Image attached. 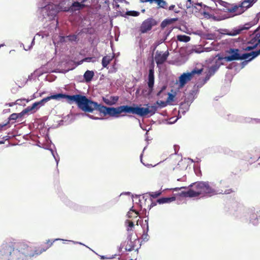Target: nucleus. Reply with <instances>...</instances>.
<instances>
[{
  "label": "nucleus",
  "instance_id": "1",
  "mask_svg": "<svg viewBox=\"0 0 260 260\" xmlns=\"http://www.w3.org/2000/svg\"><path fill=\"white\" fill-rule=\"evenodd\" d=\"M53 97L54 100L59 98L66 99L70 104L75 103L77 104L78 107L84 112H92L95 110L103 114L104 116L110 115L111 107L99 104L95 102L89 100L85 95L81 94L70 95L63 93H58L53 95Z\"/></svg>",
  "mask_w": 260,
  "mask_h": 260
},
{
  "label": "nucleus",
  "instance_id": "2",
  "mask_svg": "<svg viewBox=\"0 0 260 260\" xmlns=\"http://www.w3.org/2000/svg\"><path fill=\"white\" fill-rule=\"evenodd\" d=\"M21 244H27L24 242L3 243L0 247V255L10 260H28L29 256H25L27 248L21 247Z\"/></svg>",
  "mask_w": 260,
  "mask_h": 260
},
{
  "label": "nucleus",
  "instance_id": "3",
  "mask_svg": "<svg viewBox=\"0 0 260 260\" xmlns=\"http://www.w3.org/2000/svg\"><path fill=\"white\" fill-rule=\"evenodd\" d=\"M157 108L155 106L143 108L138 106L135 107L128 105H122L116 108L111 107L109 116L117 118L120 116H124L126 114H133L143 117L148 114H150L151 115H153L157 111Z\"/></svg>",
  "mask_w": 260,
  "mask_h": 260
},
{
  "label": "nucleus",
  "instance_id": "4",
  "mask_svg": "<svg viewBox=\"0 0 260 260\" xmlns=\"http://www.w3.org/2000/svg\"><path fill=\"white\" fill-rule=\"evenodd\" d=\"M190 188L182 194L185 197H210L217 194L216 189L208 182H196L189 185Z\"/></svg>",
  "mask_w": 260,
  "mask_h": 260
},
{
  "label": "nucleus",
  "instance_id": "5",
  "mask_svg": "<svg viewBox=\"0 0 260 260\" xmlns=\"http://www.w3.org/2000/svg\"><path fill=\"white\" fill-rule=\"evenodd\" d=\"M58 240V239H54L53 240H48L45 243V245H42L41 247H32L31 246L28 245L27 244H20V245L22 247L27 248V253L26 255L25 256H29V258L30 259L34 256L40 255L43 252L46 251L53 245V243L55 241Z\"/></svg>",
  "mask_w": 260,
  "mask_h": 260
},
{
  "label": "nucleus",
  "instance_id": "6",
  "mask_svg": "<svg viewBox=\"0 0 260 260\" xmlns=\"http://www.w3.org/2000/svg\"><path fill=\"white\" fill-rule=\"evenodd\" d=\"M203 68L200 69L195 68L190 72L182 74L179 77L180 86L181 87H183L187 82L190 81L192 79L193 76L195 74L200 75L203 72Z\"/></svg>",
  "mask_w": 260,
  "mask_h": 260
},
{
  "label": "nucleus",
  "instance_id": "7",
  "mask_svg": "<svg viewBox=\"0 0 260 260\" xmlns=\"http://www.w3.org/2000/svg\"><path fill=\"white\" fill-rule=\"evenodd\" d=\"M158 21L152 17L148 18L144 20L140 26L139 31L141 34H145L150 31L152 27L158 24Z\"/></svg>",
  "mask_w": 260,
  "mask_h": 260
},
{
  "label": "nucleus",
  "instance_id": "8",
  "mask_svg": "<svg viewBox=\"0 0 260 260\" xmlns=\"http://www.w3.org/2000/svg\"><path fill=\"white\" fill-rule=\"evenodd\" d=\"M169 55L168 51H166L162 53L161 51H157L155 55V60L157 65L163 64L167 59Z\"/></svg>",
  "mask_w": 260,
  "mask_h": 260
},
{
  "label": "nucleus",
  "instance_id": "9",
  "mask_svg": "<svg viewBox=\"0 0 260 260\" xmlns=\"http://www.w3.org/2000/svg\"><path fill=\"white\" fill-rule=\"evenodd\" d=\"M154 72L153 67H151L149 69V74H148V86L149 87L148 91L147 93L146 94V95H149L151 94L153 90V86L154 82Z\"/></svg>",
  "mask_w": 260,
  "mask_h": 260
},
{
  "label": "nucleus",
  "instance_id": "10",
  "mask_svg": "<svg viewBox=\"0 0 260 260\" xmlns=\"http://www.w3.org/2000/svg\"><path fill=\"white\" fill-rule=\"evenodd\" d=\"M247 44H252V46H243V50L248 51L253 50L257 47H260V40H257L253 35L251 36L250 40L247 42Z\"/></svg>",
  "mask_w": 260,
  "mask_h": 260
},
{
  "label": "nucleus",
  "instance_id": "11",
  "mask_svg": "<svg viewBox=\"0 0 260 260\" xmlns=\"http://www.w3.org/2000/svg\"><path fill=\"white\" fill-rule=\"evenodd\" d=\"M238 52L239 49H231L230 52L232 54L231 55L224 57V60L226 61H231L235 60H242V55H241Z\"/></svg>",
  "mask_w": 260,
  "mask_h": 260
},
{
  "label": "nucleus",
  "instance_id": "12",
  "mask_svg": "<svg viewBox=\"0 0 260 260\" xmlns=\"http://www.w3.org/2000/svg\"><path fill=\"white\" fill-rule=\"evenodd\" d=\"M51 99H54L53 95L44 98L39 102H35L32 105V106H28L27 108L30 112L33 110H35L36 108L38 109V108H40L41 106H43L45 103L47 102L48 101H50Z\"/></svg>",
  "mask_w": 260,
  "mask_h": 260
},
{
  "label": "nucleus",
  "instance_id": "13",
  "mask_svg": "<svg viewBox=\"0 0 260 260\" xmlns=\"http://www.w3.org/2000/svg\"><path fill=\"white\" fill-rule=\"evenodd\" d=\"M260 54V49L257 51H251L249 53H244L242 54V60L248 59L250 61Z\"/></svg>",
  "mask_w": 260,
  "mask_h": 260
},
{
  "label": "nucleus",
  "instance_id": "14",
  "mask_svg": "<svg viewBox=\"0 0 260 260\" xmlns=\"http://www.w3.org/2000/svg\"><path fill=\"white\" fill-rule=\"evenodd\" d=\"M86 1V0H82L81 3L78 2H74L70 7L71 10L72 11L80 10L87 7V5L84 4Z\"/></svg>",
  "mask_w": 260,
  "mask_h": 260
},
{
  "label": "nucleus",
  "instance_id": "15",
  "mask_svg": "<svg viewBox=\"0 0 260 260\" xmlns=\"http://www.w3.org/2000/svg\"><path fill=\"white\" fill-rule=\"evenodd\" d=\"M44 9L47 11L48 16H54L57 13L56 6L53 4L46 6Z\"/></svg>",
  "mask_w": 260,
  "mask_h": 260
},
{
  "label": "nucleus",
  "instance_id": "16",
  "mask_svg": "<svg viewBox=\"0 0 260 260\" xmlns=\"http://www.w3.org/2000/svg\"><path fill=\"white\" fill-rule=\"evenodd\" d=\"M119 97L118 96H111L110 99L103 97V102L109 106H112L116 104L118 101Z\"/></svg>",
  "mask_w": 260,
  "mask_h": 260
},
{
  "label": "nucleus",
  "instance_id": "17",
  "mask_svg": "<svg viewBox=\"0 0 260 260\" xmlns=\"http://www.w3.org/2000/svg\"><path fill=\"white\" fill-rule=\"evenodd\" d=\"M143 2H150V3L155 2L157 4L158 8L167 9V4L164 0H144Z\"/></svg>",
  "mask_w": 260,
  "mask_h": 260
},
{
  "label": "nucleus",
  "instance_id": "18",
  "mask_svg": "<svg viewBox=\"0 0 260 260\" xmlns=\"http://www.w3.org/2000/svg\"><path fill=\"white\" fill-rule=\"evenodd\" d=\"M178 20L177 18H173L170 19H166L163 20L160 24L161 29H164L167 26L172 24L174 22H176Z\"/></svg>",
  "mask_w": 260,
  "mask_h": 260
},
{
  "label": "nucleus",
  "instance_id": "19",
  "mask_svg": "<svg viewBox=\"0 0 260 260\" xmlns=\"http://www.w3.org/2000/svg\"><path fill=\"white\" fill-rule=\"evenodd\" d=\"M114 56L106 55L103 57L102 60V64L104 68H107L111 61L113 59Z\"/></svg>",
  "mask_w": 260,
  "mask_h": 260
},
{
  "label": "nucleus",
  "instance_id": "20",
  "mask_svg": "<svg viewBox=\"0 0 260 260\" xmlns=\"http://www.w3.org/2000/svg\"><path fill=\"white\" fill-rule=\"evenodd\" d=\"M176 200L175 197L161 198L157 200V203L159 204L171 203Z\"/></svg>",
  "mask_w": 260,
  "mask_h": 260
},
{
  "label": "nucleus",
  "instance_id": "21",
  "mask_svg": "<svg viewBox=\"0 0 260 260\" xmlns=\"http://www.w3.org/2000/svg\"><path fill=\"white\" fill-rule=\"evenodd\" d=\"M94 76V73L92 71H86L84 74V78L86 82H90Z\"/></svg>",
  "mask_w": 260,
  "mask_h": 260
},
{
  "label": "nucleus",
  "instance_id": "22",
  "mask_svg": "<svg viewBox=\"0 0 260 260\" xmlns=\"http://www.w3.org/2000/svg\"><path fill=\"white\" fill-rule=\"evenodd\" d=\"M177 40L180 42H188L190 41V38L186 35H178L177 36Z\"/></svg>",
  "mask_w": 260,
  "mask_h": 260
},
{
  "label": "nucleus",
  "instance_id": "23",
  "mask_svg": "<svg viewBox=\"0 0 260 260\" xmlns=\"http://www.w3.org/2000/svg\"><path fill=\"white\" fill-rule=\"evenodd\" d=\"M22 101H26V102H28L29 100H26L25 99H18V100H17L15 102L10 103L8 104L7 105L9 107H12V106H14L15 105H22L23 104L19 103V102H22Z\"/></svg>",
  "mask_w": 260,
  "mask_h": 260
},
{
  "label": "nucleus",
  "instance_id": "24",
  "mask_svg": "<svg viewBox=\"0 0 260 260\" xmlns=\"http://www.w3.org/2000/svg\"><path fill=\"white\" fill-rule=\"evenodd\" d=\"M125 223L127 224V231H133V229L134 226V222L129 220H126L125 221Z\"/></svg>",
  "mask_w": 260,
  "mask_h": 260
},
{
  "label": "nucleus",
  "instance_id": "25",
  "mask_svg": "<svg viewBox=\"0 0 260 260\" xmlns=\"http://www.w3.org/2000/svg\"><path fill=\"white\" fill-rule=\"evenodd\" d=\"M186 8H196V5H199L201 6V4L199 3H195L193 4L192 0H187V3H186Z\"/></svg>",
  "mask_w": 260,
  "mask_h": 260
},
{
  "label": "nucleus",
  "instance_id": "26",
  "mask_svg": "<svg viewBox=\"0 0 260 260\" xmlns=\"http://www.w3.org/2000/svg\"><path fill=\"white\" fill-rule=\"evenodd\" d=\"M138 214V212L136 211L131 209L129 212H128L127 215L128 218H132L133 217H137Z\"/></svg>",
  "mask_w": 260,
  "mask_h": 260
},
{
  "label": "nucleus",
  "instance_id": "27",
  "mask_svg": "<svg viewBox=\"0 0 260 260\" xmlns=\"http://www.w3.org/2000/svg\"><path fill=\"white\" fill-rule=\"evenodd\" d=\"M29 112H30L29 110L27 107L26 108H25V109L22 110V111L21 112H20L19 113H17V116L18 119L19 118H21L25 114H27V113H28Z\"/></svg>",
  "mask_w": 260,
  "mask_h": 260
},
{
  "label": "nucleus",
  "instance_id": "28",
  "mask_svg": "<svg viewBox=\"0 0 260 260\" xmlns=\"http://www.w3.org/2000/svg\"><path fill=\"white\" fill-rule=\"evenodd\" d=\"M243 29H244L243 27L240 29H234L229 33V35L231 36H236L237 35L240 34L241 31L243 30Z\"/></svg>",
  "mask_w": 260,
  "mask_h": 260
},
{
  "label": "nucleus",
  "instance_id": "29",
  "mask_svg": "<svg viewBox=\"0 0 260 260\" xmlns=\"http://www.w3.org/2000/svg\"><path fill=\"white\" fill-rule=\"evenodd\" d=\"M161 194V192L160 191H157L156 192H151L149 193V195L150 197H152L153 199H155L159 197Z\"/></svg>",
  "mask_w": 260,
  "mask_h": 260
},
{
  "label": "nucleus",
  "instance_id": "30",
  "mask_svg": "<svg viewBox=\"0 0 260 260\" xmlns=\"http://www.w3.org/2000/svg\"><path fill=\"white\" fill-rule=\"evenodd\" d=\"M240 7L246 9L251 7V6H249V2H247V0L243 1L240 5Z\"/></svg>",
  "mask_w": 260,
  "mask_h": 260
},
{
  "label": "nucleus",
  "instance_id": "31",
  "mask_svg": "<svg viewBox=\"0 0 260 260\" xmlns=\"http://www.w3.org/2000/svg\"><path fill=\"white\" fill-rule=\"evenodd\" d=\"M126 14L129 16H138L140 15V13L138 11H127L126 13Z\"/></svg>",
  "mask_w": 260,
  "mask_h": 260
},
{
  "label": "nucleus",
  "instance_id": "32",
  "mask_svg": "<svg viewBox=\"0 0 260 260\" xmlns=\"http://www.w3.org/2000/svg\"><path fill=\"white\" fill-rule=\"evenodd\" d=\"M253 37H254L257 40H260V30L259 28H257L256 30H255L254 33L252 34Z\"/></svg>",
  "mask_w": 260,
  "mask_h": 260
},
{
  "label": "nucleus",
  "instance_id": "33",
  "mask_svg": "<svg viewBox=\"0 0 260 260\" xmlns=\"http://www.w3.org/2000/svg\"><path fill=\"white\" fill-rule=\"evenodd\" d=\"M224 59V57L218 56V58L215 61V64H217L218 67H220L221 65L223 64V63L222 62V60Z\"/></svg>",
  "mask_w": 260,
  "mask_h": 260
},
{
  "label": "nucleus",
  "instance_id": "34",
  "mask_svg": "<svg viewBox=\"0 0 260 260\" xmlns=\"http://www.w3.org/2000/svg\"><path fill=\"white\" fill-rule=\"evenodd\" d=\"M168 97L167 99V102L170 103L174 101L175 95L172 93H168Z\"/></svg>",
  "mask_w": 260,
  "mask_h": 260
},
{
  "label": "nucleus",
  "instance_id": "35",
  "mask_svg": "<svg viewBox=\"0 0 260 260\" xmlns=\"http://www.w3.org/2000/svg\"><path fill=\"white\" fill-rule=\"evenodd\" d=\"M167 103H168L167 102V101L166 102L162 101L156 102V104L161 107H166L167 105Z\"/></svg>",
  "mask_w": 260,
  "mask_h": 260
},
{
  "label": "nucleus",
  "instance_id": "36",
  "mask_svg": "<svg viewBox=\"0 0 260 260\" xmlns=\"http://www.w3.org/2000/svg\"><path fill=\"white\" fill-rule=\"evenodd\" d=\"M219 67H218L217 64H213L212 66L210 69L211 72H212L213 73H214L218 69Z\"/></svg>",
  "mask_w": 260,
  "mask_h": 260
},
{
  "label": "nucleus",
  "instance_id": "37",
  "mask_svg": "<svg viewBox=\"0 0 260 260\" xmlns=\"http://www.w3.org/2000/svg\"><path fill=\"white\" fill-rule=\"evenodd\" d=\"M17 113H13V114H11L9 117V120H15L17 119L18 118H17Z\"/></svg>",
  "mask_w": 260,
  "mask_h": 260
},
{
  "label": "nucleus",
  "instance_id": "38",
  "mask_svg": "<svg viewBox=\"0 0 260 260\" xmlns=\"http://www.w3.org/2000/svg\"><path fill=\"white\" fill-rule=\"evenodd\" d=\"M166 89V86H163L161 87V89H160V90L157 92V94H156V95H157V96H159V97L161 98V93L162 92V91H163L164 90H165Z\"/></svg>",
  "mask_w": 260,
  "mask_h": 260
},
{
  "label": "nucleus",
  "instance_id": "39",
  "mask_svg": "<svg viewBox=\"0 0 260 260\" xmlns=\"http://www.w3.org/2000/svg\"><path fill=\"white\" fill-rule=\"evenodd\" d=\"M257 0H247V2H249V6H252L254 3L257 2Z\"/></svg>",
  "mask_w": 260,
  "mask_h": 260
},
{
  "label": "nucleus",
  "instance_id": "40",
  "mask_svg": "<svg viewBox=\"0 0 260 260\" xmlns=\"http://www.w3.org/2000/svg\"><path fill=\"white\" fill-rule=\"evenodd\" d=\"M211 75V74H207L206 77L204 78V83H205L208 80H209Z\"/></svg>",
  "mask_w": 260,
  "mask_h": 260
},
{
  "label": "nucleus",
  "instance_id": "41",
  "mask_svg": "<svg viewBox=\"0 0 260 260\" xmlns=\"http://www.w3.org/2000/svg\"><path fill=\"white\" fill-rule=\"evenodd\" d=\"M69 37L70 38V40H72V41H75L77 39V36H75V35H73V36H69Z\"/></svg>",
  "mask_w": 260,
  "mask_h": 260
},
{
  "label": "nucleus",
  "instance_id": "42",
  "mask_svg": "<svg viewBox=\"0 0 260 260\" xmlns=\"http://www.w3.org/2000/svg\"><path fill=\"white\" fill-rule=\"evenodd\" d=\"M175 8V5H171L169 8H168V9L169 10H174V8Z\"/></svg>",
  "mask_w": 260,
  "mask_h": 260
},
{
  "label": "nucleus",
  "instance_id": "43",
  "mask_svg": "<svg viewBox=\"0 0 260 260\" xmlns=\"http://www.w3.org/2000/svg\"><path fill=\"white\" fill-rule=\"evenodd\" d=\"M172 29H171L169 30L168 31H167V32H165V35H166V38H165V40H166V39L167 37V36H168L169 35V34L171 33V32L172 31Z\"/></svg>",
  "mask_w": 260,
  "mask_h": 260
},
{
  "label": "nucleus",
  "instance_id": "44",
  "mask_svg": "<svg viewBox=\"0 0 260 260\" xmlns=\"http://www.w3.org/2000/svg\"><path fill=\"white\" fill-rule=\"evenodd\" d=\"M156 205V203L155 202H152L150 205V207L151 208V207H153L155 206Z\"/></svg>",
  "mask_w": 260,
  "mask_h": 260
},
{
  "label": "nucleus",
  "instance_id": "45",
  "mask_svg": "<svg viewBox=\"0 0 260 260\" xmlns=\"http://www.w3.org/2000/svg\"><path fill=\"white\" fill-rule=\"evenodd\" d=\"M0 260H10V259H7L4 256H1V255H0Z\"/></svg>",
  "mask_w": 260,
  "mask_h": 260
},
{
  "label": "nucleus",
  "instance_id": "46",
  "mask_svg": "<svg viewBox=\"0 0 260 260\" xmlns=\"http://www.w3.org/2000/svg\"><path fill=\"white\" fill-rule=\"evenodd\" d=\"M101 258L102 259H107L108 258L107 257L105 256H101Z\"/></svg>",
  "mask_w": 260,
  "mask_h": 260
},
{
  "label": "nucleus",
  "instance_id": "47",
  "mask_svg": "<svg viewBox=\"0 0 260 260\" xmlns=\"http://www.w3.org/2000/svg\"><path fill=\"white\" fill-rule=\"evenodd\" d=\"M25 103H26V101L19 102V103L23 104L22 105H23V106L25 105Z\"/></svg>",
  "mask_w": 260,
  "mask_h": 260
},
{
  "label": "nucleus",
  "instance_id": "48",
  "mask_svg": "<svg viewBox=\"0 0 260 260\" xmlns=\"http://www.w3.org/2000/svg\"><path fill=\"white\" fill-rule=\"evenodd\" d=\"M6 124H3V125L0 124V129H2V128L4 126H5V125H6Z\"/></svg>",
  "mask_w": 260,
  "mask_h": 260
},
{
  "label": "nucleus",
  "instance_id": "49",
  "mask_svg": "<svg viewBox=\"0 0 260 260\" xmlns=\"http://www.w3.org/2000/svg\"><path fill=\"white\" fill-rule=\"evenodd\" d=\"M252 46V44H247V43L246 45L245 46Z\"/></svg>",
  "mask_w": 260,
  "mask_h": 260
},
{
  "label": "nucleus",
  "instance_id": "50",
  "mask_svg": "<svg viewBox=\"0 0 260 260\" xmlns=\"http://www.w3.org/2000/svg\"><path fill=\"white\" fill-rule=\"evenodd\" d=\"M4 142L3 141H0V144H3Z\"/></svg>",
  "mask_w": 260,
  "mask_h": 260
},
{
  "label": "nucleus",
  "instance_id": "51",
  "mask_svg": "<svg viewBox=\"0 0 260 260\" xmlns=\"http://www.w3.org/2000/svg\"><path fill=\"white\" fill-rule=\"evenodd\" d=\"M142 92H143V93L144 94L145 93V90H143Z\"/></svg>",
  "mask_w": 260,
  "mask_h": 260
},
{
  "label": "nucleus",
  "instance_id": "52",
  "mask_svg": "<svg viewBox=\"0 0 260 260\" xmlns=\"http://www.w3.org/2000/svg\"><path fill=\"white\" fill-rule=\"evenodd\" d=\"M175 13H177L178 11H175Z\"/></svg>",
  "mask_w": 260,
  "mask_h": 260
}]
</instances>
